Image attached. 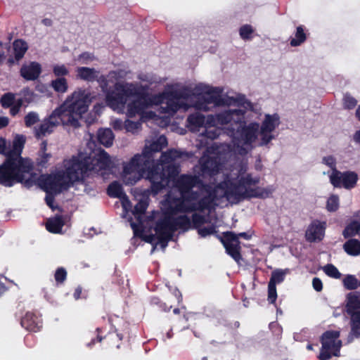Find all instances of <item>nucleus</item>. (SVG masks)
<instances>
[{
	"instance_id": "nucleus-1",
	"label": "nucleus",
	"mask_w": 360,
	"mask_h": 360,
	"mask_svg": "<svg viewBox=\"0 0 360 360\" xmlns=\"http://www.w3.org/2000/svg\"><path fill=\"white\" fill-rule=\"evenodd\" d=\"M112 162L109 154L102 148L86 155L79 153L65 162V170L50 174L41 181V188L46 193L59 194L67 191L75 182L83 180L93 173L109 169Z\"/></svg>"
},
{
	"instance_id": "nucleus-2",
	"label": "nucleus",
	"mask_w": 360,
	"mask_h": 360,
	"mask_svg": "<svg viewBox=\"0 0 360 360\" xmlns=\"http://www.w3.org/2000/svg\"><path fill=\"white\" fill-rule=\"evenodd\" d=\"M91 103V95L86 90L79 89L75 91L35 129L36 138L41 139L51 134L54 128L60 124L78 128L80 127L79 120L88 111Z\"/></svg>"
},
{
	"instance_id": "nucleus-3",
	"label": "nucleus",
	"mask_w": 360,
	"mask_h": 360,
	"mask_svg": "<svg viewBox=\"0 0 360 360\" xmlns=\"http://www.w3.org/2000/svg\"><path fill=\"white\" fill-rule=\"evenodd\" d=\"M259 177H252L251 174L239 176L237 178H229V176L219 183L218 187L224 191L223 197L228 200L238 203L244 200L251 198L266 199L269 198L274 188L272 186L266 188L256 186L259 183Z\"/></svg>"
},
{
	"instance_id": "nucleus-4",
	"label": "nucleus",
	"mask_w": 360,
	"mask_h": 360,
	"mask_svg": "<svg viewBox=\"0 0 360 360\" xmlns=\"http://www.w3.org/2000/svg\"><path fill=\"white\" fill-rule=\"evenodd\" d=\"M244 115L245 111L241 109L227 110L217 115V121L221 125L230 124L228 129L231 134L238 133V141L251 146L257 138L259 125L257 122L246 125Z\"/></svg>"
},
{
	"instance_id": "nucleus-5",
	"label": "nucleus",
	"mask_w": 360,
	"mask_h": 360,
	"mask_svg": "<svg viewBox=\"0 0 360 360\" xmlns=\"http://www.w3.org/2000/svg\"><path fill=\"white\" fill-rule=\"evenodd\" d=\"M167 146V139L165 136H160L156 141L152 142L149 146H146L141 154L135 155L129 162L123 167V173L125 175L135 174L136 178L130 180L128 183L134 184L141 179L146 171L160 163L155 160V153L160 152Z\"/></svg>"
},
{
	"instance_id": "nucleus-6",
	"label": "nucleus",
	"mask_w": 360,
	"mask_h": 360,
	"mask_svg": "<svg viewBox=\"0 0 360 360\" xmlns=\"http://www.w3.org/2000/svg\"><path fill=\"white\" fill-rule=\"evenodd\" d=\"M33 169L31 159L5 158L0 165V184L5 187H12L22 181V173H30Z\"/></svg>"
},
{
	"instance_id": "nucleus-7",
	"label": "nucleus",
	"mask_w": 360,
	"mask_h": 360,
	"mask_svg": "<svg viewBox=\"0 0 360 360\" xmlns=\"http://www.w3.org/2000/svg\"><path fill=\"white\" fill-rule=\"evenodd\" d=\"M179 174L178 167L174 164L164 165L161 162L156 163L152 168L146 171V179L151 184V191L158 194L164 189L170 180Z\"/></svg>"
},
{
	"instance_id": "nucleus-8",
	"label": "nucleus",
	"mask_w": 360,
	"mask_h": 360,
	"mask_svg": "<svg viewBox=\"0 0 360 360\" xmlns=\"http://www.w3.org/2000/svg\"><path fill=\"white\" fill-rule=\"evenodd\" d=\"M138 94L137 89L132 85L127 86L116 83L114 89L106 94V103L114 110L122 109L124 107L128 98L137 96Z\"/></svg>"
},
{
	"instance_id": "nucleus-9",
	"label": "nucleus",
	"mask_w": 360,
	"mask_h": 360,
	"mask_svg": "<svg viewBox=\"0 0 360 360\" xmlns=\"http://www.w3.org/2000/svg\"><path fill=\"white\" fill-rule=\"evenodd\" d=\"M340 333L338 330H327L321 337V348L318 356L319 360H328L333 356H338L342 342L338 339Z\"/></svg>"
},
{
	"instance_id": "nucleus-10",
	"label": "nucleus",
	"mask_w": 360,
	"mask_h": 360,
	"mask_svg": "<svg viewBox=\"0 0 360 360\" xmlns=\"http://www.w3.org/2000/svg\"><path fill=\"white\" fill-rule=\"evenodd\" d=\"M359 176L355 172H340L335 169L330 176V181L335 188H344L347 190L354 188L358 181Z\"/></svg>"
},
{
	"instance_id": "nucleus-11",
	"label": "nucleus",
	"mask_w": 360,
	"mask_h": 360,
	"mask_svg": "<svg viewBox=\"0 0 360 360\" xmlns=\"http://www.w3.org/2000/svg\"><path fill=\"white\" fill-rule=\"evenodd\" d=\"M221 242L226 249V253L230 255L236 262L239 263L242 259L240 254V243L238 240L236 233L227 231L223 233V237L221 238Z\"/></svg>"
},
{
	"instance_id": "nucleus-12",
	"label": "nucleus",
	"mask_w": 360,
	"mask_h": 360,
	"mask_svg": "<svg viewBox=\"0 0 360 360\" xmlns=\"http://www.w3.org/2000/svg\"><path fill=\"white\" fill-rule=\"evenodd\" d=\"M186 198V195H180L179 198H174L171 200H168L165 208V210L167 211V214L174 216L177 213L195 212L193 202L190 203Z\"/></svg>"
},
{
	"instance_id": "nucleus-13",
	"label": "nucleus",
	"mask_w": 360,
	"mask_h": 360,
	"mask_svg": "<svg viewBox=\"0 0 360 360\" xmlns=\"http://www.w3.org/2000/svg\"><path fill=\"white\" fill-rule=\"evenodd\" d=\"M97 333L96 338H93L90 342L87 344L89 347L94 345L96 342H101L103 340H105L107 344L111 347H115L116 348H120L122 341L124 337V333H119L117 329L114 331H110L108 333L107 335L103 337L101 333L102 332V329L101 328H97L96 330Z\"/></svg>"
},
{
	"instance_id": "nucleus-14",
	"label": "nucleus",
	"mask_w": 360,
	"mask_h": 360,
	"mask_svg": "<svg viewBox=\"0 0 360 360\" xmlns=\"http://www.w3.org/2000/svg\"><path fill=\"white\" fill-rule=\"evenodd\" d=\"M199 183H202V180L196 175L181 174L176 180L175 186L180 195H186L194 187L198 186Z\"/></svg>"
},
{
	"instance_id": "nucleus-15",
	"label": "nucleus",
	"mask_w": 360,
	"mask_h": 360,
	"mask_svg": "<svg viewBox=\"0 0 360 360\" xmlns=\"http://www.w3.org/2000/svg\"><path fill=\"white\" fill-rule=\"evenodd\" d=\"M223 89L219 87L210 88L202 96V102L199 103L198 108L203 110H207V105L213 104L219 105L224 103L221 98Z\"/></svg>"
},
{
	"instance_id": "nucleus-16",
	"label": "nucleus",
	"mask_w": 360,
	"mask_h": 360,
	"mask_svg": "<svg viewBox=\"0 0 360 360\" xmlns=\"http://www.w3.org/2000/svg\"><path fill=\"white\" fill-rule=\"evenodd\" d=\"M22 328L30 332H38L43 326L41 316L37 311H27L20 321Z\"/></svg>"
},
{
	"instance_id": "nucleus-17",
	"label": "nucleus",
	"mask_w": 360,
	"mask_h": 360,
	"mask_svg": "<svg viewBox=\"0 0 360 360\" xmlns=\"http://www.w3.org/2000/svg\"><path fill=\"white\" fill-rule=\"evenodd\" d=\"M326 222L314 220L309 225L306 232L305 238L309 243L321 241L324 237Z\"/></svg>"
},
{
	"instance_id": "nucleus-18",
	"label": "nucleus",
	"mask_w": 360,
	"mask_h": 360,
	"mask_svg": "<svg viewBox=\"0 0 360 360\" xmlns=\"http://www.w3.org/2000/svg\"><path fill=\"white\" fill-rule=\"evenodd\" d=\"M154 230L155 233H171V235L174 236L176 228L174 227L173 215L167 214V211L165 210L163 211V216L156 221Z\"/></svg>"
},
{
	"instance_id": "nucleus-19",
	"label": "nucleus",
	"mask_w": 360,
	"mask_h": 360,
	"mask_svg": "<svg viewBox=\"0 0 360 360\" xmlns=\"http://www.w3.org/2000/svg\"><path fill=\"white\" fill-rule=\"evenodd\" d=\"M201 172L203 175L212 176L219 171V160L218 157L207 156L200 160Z\"/></svg>"
},
{
	"instance_id": "nucleus-20",
	"label": "nucleus",
	"mask_w": 360,
	"mask_h": 360,
	"mask_svg": "<svg viewBox=\"0 0 360 360\" xmlns=\"http://www.w3.org/2000/svg\"><path fill=\"white\" fill-rule=\"evenodd\" d=\"M20 75L27 81L37 79L41 72V65L37 62H31L29 65H23L20 70Z\"/></svg>"
},
{
	"instance_id": "nucleus-21",
	"label": "nucleus",
	"mask_w": 360,
	"mask_h": 360,
	"mask_svg": "<svg viewBox=\"0 0 360 360\" xmlns=\"http://www.w3.org/2000/svg\"><path fill=\"white\" fill-rule=\"evenodd\" d=\"M26 142V137L22 134H16L12 143V148L9 150L8 158L17 159H29L28 158H22V153Z\"/></svg>"
},
{
	"instance_id": "nucleus-22",
	"label": "nucleus",
	"mask_w": 360,
	"mask_h": 360,
	"mask_svg": "<svg viewBox=\"0 0 360 360\" xmlns=\"http://www.w3.org/2000/svg\"><path fill=\"white\" fill-rule=\"evenodd\" d=\"M47 141H43L40 144V148L37 152V158L35 159V165L38 168H47L48 163L52 155L47 153Z\"/></svg>"
},
{
	"instance_id": "nucleus-23",
	"label": "nucleus",
	"mask_w": 360,
	"mask_h": 360,
	"mask_svg": "<svg viewBox=\"0 0 360 360\" xmlns=\"http://www.w3.org/2000/svg\"><path fill=\"white\" fill-rule=\"evenodd\" d=\"M147 107L148 103L143 98H139L128 104L127 115L129 117H133L136 115H142Z\"/></svg>"
},
{
	"instance_id": "nucleus-24",
	"label": "nucleus",
	"mask_w": 360,
	"mask_h": 360,
	"mask_svg": "<svg viewBox=\"0 0 360 360\" xmlns=\"http://www.w3.org/2000/svg\"><path fill=\"white\" fill-rule=\"evenodd\" d=\"M280 124V117L278 114H266L263 120L260 130L262 132H272L278 127Z\"/></svg>"
},
{
	"instance_id": "nucleus-25",
	"label": "nucleus",
	"mask_w": 360,
	"mask_h": 360,
	"mask_svg": "<svg viewBox=\"0 0 360 360\" xmlns=\"http://www.w3.org/2000/svg\"><path fill=\"white\" fill-rule=\"evenodd\" d=\"M167 108L169 112H177L181 105L178 102V100L184 97L182 92L179 91H172L167 94Z\"/></svg>"
},
{
	"instance_id": "nucleus-26",
	"label": "nucleus",
	"mask_w": 360,
	"mask_h": 360,
	"mask_svg": "<svg viewBox=\"0 0 360 360\" xmlns=\"http://www.w3.org/2000/svg\"><path fill=\"white\" fill-rule=\"evenodd\" d=\"M98 72L93 68L78 67L76 70V77L86 82H94L97 79Z\"/></svg>"
},
{
	"instance_id": "nucleus-27",
	"label": "nucleus",
	"mask_w": 360,
	"mask_h": 360,
	"mask_svg": "<svg viewBox=\"0 0 360 360\" xmlns=\"http://www.w3.org/2000/svg\"><path fill=\"white\" fill-rule=\"evenodd\" d=\"M215 123L219 124L217 121V117L215 118L213 117H209L207 122L208 125L205 127V130L203 132L204 136L211 140L217 139L221 132L220 128L215 127Z\"/></svg>"
},
{
	"instance_id": "nucleus-28",
	"label": "nucleus",
	"mask_w": 360,
	"mask_h": 360,
	"mask_svg": "<svg viewBox=\"0 0 360 360\" xmlns=\"http://www.w3.org/2000/svg\"><path fill=\"white\" fill-rule=\"evenodd\" d=\"M115 139L112 131L109 129H100L97 132L98 141L105 147H110L112 145Z\"/></svg>"
},
{
	"instance_id": "nucleus-29",
	"label": "nucleus",
	"mask_w": 360,
	"mask_h": 360,
	"mask_svg": "<svg viewBox=\"0 0 360 360\" xmlns=\"http://www.w3.org/2000/svg\"><path fill=\"white\" fill-rule=\"evenodd\" d=\"M217 200V199L210 198V196H203L202 198L199 199L196 202H193L195 208V212H203L206 210L210 211L212 208H214V206L215 205V201Z\"/></svg>"
},
{
	"instance_id": "nucleus-30",
	"label": "nucleus",
	"mask_w": 360,
	"mask_h": 360,
	"mask_svg": "<svg viewBox=\"0 0 360 360\" xmlns=\"http://www.w3.org/2000/svg\"><path fill=\"white\" fill-rule=\"evenodd\" d=\"M65 222L60 215H57L54 218L50 219L46 224L47 231L53 233H59L61 232Z\"/></svg>"
},
{
	"instance_id": "nucleus-31",
	"label": "nucleus",
	"mask_w": 360,
	"mask_h": 360,
	"mask_svg": "<svg viewBox=\"0 0 360 360\" xmlns=\"http://www.w3.org/2000/svg\"><path fill=\"white\" fill-rule=\"evenodd\" d=\"M344 250L351 256L360 255V241L357 239L351 238L347 240L343 245Z\"/></svg>"
},
{
	"instance_id": "nucleus-32",
	"label": "nucleus",
	"mask_w": 360,
	"mask_h": 360,
	"mask_svg": "<svg viewBox=\"0 0 360 360\" xmlns=\"http://www.w3.org/2000/svg\"><path fill=\"white\" fill-rule=\"evenodd\" d=\"M307 40V33L303 25H299L296 27L295 37L290 41V44L292 47L302 45Z\"/></svg>"
},
{
	"instance_id": "nucleus-33",
	"label": "nucleus",
	"mask_w": 360,
	"mask_h": 360,
	"mask_svg": "<svg viewBox=\"0 0 360 360\" xmlns=\"http://www.w3.org/2000/svg\"><path fill=\"white\" fill-rule=\"evenodd\" d=\"M205 116L199 112L191 114L187 118L188 125L192 130H196L202 127L205 124Z\"/></svg>"
},
{
	"instance_id": "nucleus-34",
	"label": "nucleus",
	"mask_w": 360,
	"mask_h": 360,
	"mask_svg": "<svg viewBox=\"0 0 360 360\" xmlns=\"http://www.w3.org/2000/svg\"><path fill=\"white\" fill-rule=\"evenodd\" d=\"M347 312L360 309V295L357 292H349L347 295Z\"/></svg>"
},
{
	"instance_id": "nucleus-35",
	"label": "nucleus",
	"mask_w": 360,
	"mask_h": 360,
	"mask_svg": "<svg viewBox=\"0 0 360 360\" xmlns=\"http://www.w3.org/2000/svg\"><path fill=\"white\" fill-rule=\"evenodd\" d=\"M107 194L111 198H121L124 197L127 198L122 185L117 181L109 184L107 188Z\"/></svg>"
},
{
	"instance_id": "nucleus-36",
	"label": "nucleus",
	"mask_w": 360,
	"mask_h": 360,
	"mask_svg": "<svg viewBox=\"0 0 360 360\" xmlns=\"http://www.w3.org/2000/svg\"><path fill=\"white\" fill-rule=\"evenodd\" d=\"M173 221L174 227L178 229L182 230L183 231H187L191 228V221L190 218L186 215H180L174 217L173 216Z\"/></svg>"
},
{
	"instance_id": "nucleus-37",
	"label": "nucleus",
	"mask_w": 360,
	"mask_h": 360,
	"mask_svg": "<svg viewBox=\"0 0 360 360\" xmlns=\"http://www.w3.org/2000/svg\"><path fill=\"white\" fill-rule=\"evenodd\" d=\"M50 86L56 93L63 94L68 90V82L66 78H56L51 80Z\"/></svg>"
},
{
	"instance_id": "nucleus-38",
	"label": "nucleus",
	"mask_w": 360,
	"mask_h": 360,
	"mask_svg": "<svg viewBox=\"0 0 360 360\" xmlns=\"http://www.w3.org/2000/svg\"><path fill=\"white\" fill-rule=\"evenodd\" d=\"M27 50V45L24 41L18 39L13 42V53L16 60L22 59Z\"/></svg>"
},
{
	"instance_id": "nucleus-39",
	"label": "nucleus",
	"mask_w": 360,
	"mask_h": 360,
	"mask_svg": "<svg viewBox=\"0 0 360 360\" xmlns=\"http://www.w3.org/2000/svg\"><path fill=\"white\" fill-rule=\"evenodd\" d=\"M219 184H217L214 187L211 186L209 184H205L202 181V183H199L198 184V187L200 188V191L205 192L207 195L206 196H210V198H213L215 199H218L217 198V190H221L223 192L224 191L218 187Z\"/></svg>"
},
{
	"instance_id": "nucleus-40",
	"label": "nucleus",
	"mask_w": 360,
	"mask_h": 360,
	"mask_svg": "<svg viewBox=\"0 0 360 360\" xmlns=\"http://www.w3.org/2000/svg\"><path fill=\"white\" fill-rule=\"evenodd\" d=\"M360 231V223L358 221H352L345 228L342 235L345 238L355 236Z\"/></svg>"
},
{
	"instance_id": "nucleus-41",
	"label": "nucleus",
	"mask_w": 360,
	"mask_h": 360,
	"mask_svg": "<svg viewBox=\"0 0 360 360\" xmlns=\"http://www.w3.org/2000/svg\"><path fill=\"white\" fill-rule=\"evenodd\" d=\"M289 272V269L274 270L271 273L269 283L276 285V284L282 283L285 279V275Z\"/></svg>"
},
{
	"instance_id": "nucleus-42",
	"label": "nucleus",
	"mask_w": 360,
	"mask_h": 360,
	"mask_svg": "<svg viewBox=\"0 0 360 360\" xmlns=\"http://www.w3.org/2000/svg\"><path fill=\"white\" fill-rule=\"evenodd\" d=\"M52 72L56 78H65L70 73L65 64H56L52 67Z\"/></svg>"
},
{
	"instance_id": "nucleus-43",
	"label": "nucleus",
	"mask_w": 360,
	"mask_h": 360,
	"mask_svg": "<svg viewBox=\"0 0 360 360\" xmlns=\"http://www.w3.org/2000/svg\"><path fill=\"white\" fill-rule=\"evenodd\" d=\"M68 277V272L64 267H58L56 269L54 274V279L56 285H62L64 284Z\"/></svg>"
},
{
	"instance_id": "nucleus-44",
	"label": "nucleus",
	"mask_w": 360,
	"mask_h": 360,
	"mask_svg": "<svg viewBox=\"0 0 360 360\" xmlns=\"http://www.w3.org/2000/svg\"><path fill=\"white\" fill-rule=\"evenodd\" d=\"M342 282H343L344 287L347 290H356L359 285V283L358 282L357 278L354 275H347L344 278Z\"/></svg>"
},
{
	"instance_id": "nucleus-45",
	"label": "nucleus",
	"mask_w": 360,
	"mask_h": 360,
	"mask_svg": "<svg viewBox=\"0 0 360 360\" xmlns=\"http://www.w3.org/2000/svg\"><path fill=\"white\" fill-rule=\"evenodd\" d=\"M342 103L345 109L352 110L357 105V100L350 94L346 93L343 96Z\"/></svg>"
},
{
	"instance_id": "nucleus-46",
	"label": "nucleus",
	"mask_w": 360,
	"mask_h": 360,
	"mask_svg": "<svg viewBox=\"0 0 360 360\" xmlns=\"http://www.w3.org/2000/svg\"><path fill=\"white\" fill-rule=\"evenodd\" d=\"M148 206V204L146 201H139L134 207V210L132 211L133 214L136 218H140L141 215H143L146 212Z\"/></svg>"
},
{
	"instance_id": "nucleus-47",
	"label": "nucleus",
	"mask_w": 360,
	"mask_h": 360,
	"mask_svg": "<svg viewBox=\"0 0 360 360\" xmlns=\"http://www.w3.org/2000/svg\"><path fill=\"white\" fill-rule=\"evenodd\" d=\"M254 32V29L250 25H244L240 27L239 30V34L240 37L244 40L251 39L252 38V33Z\"/></svg>"
},
{
	"instance_id": "nucleus-48",
	"label": "nucleus",
	"mask_w": 360,
	"mask_h": 360,
	"mask_svg": "<svg viewBox=\"0 0 360 360\" xmlns=\"http://www.w3.org/2000/svg\"><path fill=\"white\" fill-rule=\"evenodd\" d=\"M0 102L3 108H10L15 103V95L12 93H6L1 96Z\"/></svg>"
},
{
	"instance_id": "nucleus-49",
	"label": "nucleus",
	"mask_w": 360,
	"mask_h": 360,
	"mask_svg": "<svg viewBox=\"0 0 360 360\" xmlns=\"http://www.w3.org/2000/svg\"><path fill=\"white\" fill-rule=\"evenodd\" d=\"M325 274L333 278H340L341 274L338 269L332 264H328L323 267Z\"/></svg>"
},
{
	"instance_id": "nucleus-50",
	"label": "nucleus",
	"mask_w": 360,
	"mask_h": 360,
	"mask_svg": "<svg viewBox=\"0 0 360 360\" xmlns=\"http://www.w3.org/2000/svg\"><path fill=\"white\" fill-rule=\"evenodd\" d=\"M339 207V198L338 195H330L326 203V209L329 212H335Z\"/></svg>"
},
{
	"instance_id": "nucleus-51",
	"label": "nucleus",
	"mask_w": 360,
	"mask_h": 360,
	"mask_svg": "<svg viewBox=\"0 0 360 360\" xmlns=\"http://www.w3.org/2000/svg\"><path fill=\"white\" fill-rule=\"evenodd\" d=\"M173 313L174 314H182V316H180L178 319V322L181 323H187L189 320L190 312L186 311V308L183 307L181 309L175 308L173 310Z\"/></svg>"
},
{
	"instance_id": "nucleus-52",
	"label": "nucleus",
	"mask_w": 360,
	"mask_h": 360,
	"mask_svg": "<svg viewBox=\"0 0 360 360\" xmlns=\"http://www.w3.org/2000/svg\"><path fill=\"white\" fill-rule=\"evenodd\" d=\"M150 304L152 305H155L159 307V309L165 312H168L172 309V305H167L165 302L162 301L159 297H153L150 299Z\"/></svg>"
},
{
	"instance_id": "nucleus-53",
	"label": "nucleus",
	"mask_w": 360,
	"mask_h": 360,
	"mask_svg": "<svg viewBox=\"0 0 360 360\" xmlns=\"http://www.w3.org/2000/svg\"><path fill=\"white\" fill-rule=\"evenodd\" d=\"M191 227L194 229H200V227L205 222V218L203 215L198 213L192 214Z\"/></svg>"
},
{
	"instance_id": "nucleus-54",
	"label": "nucleus",
	"mask_w": 360,
	"mask_h": 360,
	"mask_svg": "<svg viewBox=\"0 0 360 360\" xmlns=\"http://www.w3.org/2000/svg\"><path fill=\"white\" fill-rule=\"evenodd\" d=\"M176 153V150H173L162 153L160 161L162 162H171L177 157Z\"/></svg>"
},
{
	"instance_id": "nucleus-55",
	"label": "nucleus",
	"mask_w": 360,
	"mask_h": 360,
	"mask_svg": "<svg viewBox=\"0 0 360 360\" xmlns=\"http://www.w3.org/2000/svg\"><path fill=\"white\" fill-rule=\"evenodd\" d=\"M39 121V116L34 112H30L25 117V124L26 127H31Z\"/></svg>"
},
{
	"instance_id": "nucleus-56",
	"label": "nucleus",
	"mask_w": 360,
	"mask_h": 360,
	"mask_svg": "<svg viewBox=\"0 0 360 360\" xmlns=\"http://www.w3.org/2000/svg\"><path fill=\"white\" fill-rule=\"evenodd\" d=\"M156 235H157L158 243L160 244V245L162 248L167 247L168 242L170 241L173 238V236L171 235V233L165 234L163 233H156Z\"/></svg>"
},
{
	"instance_id": "nucleus-57",
	"label": "nucleus",
	"mask_w": 360,
	"mask_h": 360,
	"mask_svg": "<svg viewBox=\"0 0 360 360\" xmlns=\"http://www.w3.org/2000/svg\"><path fill=\"white\" fill-rule=\"evenodd\" d=\"M277 299L276 285L268 284V301L271 304H274Z\"/></svg>"
},
{
	"instance_id": "nucleus-58",
	"label": "nucleus",
	"mask_w": 360,
	"mask_h": 360,
	"mask_svg": "<svg viewBox=\"0 0 360 360\" xmlns=\"http://www.w3.org/2000/svg\"><path fill=\"white\" fill-rule=\"evenodd\" d=\"M141 127L139 122H134L130 120H127L124 122V129L127 131L134 132Z\"/></svg>"
},
{
	"instance_id": "nucleus-59",
	"label": "nucleus",
	"mask_w": 360,
	"mask_h": 360,
	"mask_svg": "<svg viewBox=\"0 0 360 360\" xmlns=\"http://www.w3.org/2000/svg\"><path fill=\"white\" fill-rule=\"evenodd\" d=\"M198 234L202 237H206L216 232L215 226L213 225L200 228L198 230Z\"/></svg>"
},
{
	"instance_id": "nucleus-60",
	"label": "nucleus",
	"mask_w": 360,
	"mask_h": 360,
	"mask_svg": "<svg viewBox=\"0 0 360 360\" xmlns=\"http://www.w3.org/2000/svg\"><path fill=\"white\" fill-rule=\"evenodd\" d=\"M11 148L7 146V142L6 139L1 137L0 138V155H3L5 156V158H8L9 150Z\"/></svg>"
},
{
	"instance_id": "nucleus-61",
	"label": "nucleus",
	"mask_w": 360,
	"mask_h": 360,
	"mask_svg": "<svg viewBox=\"0 0 360 360\" xmlns=\"http://www.w3.org/2000/svg\"><path fill=\"white\" fill-rule=\"evenodd\" d=\"M271 132H262V130L259 131V134L261 135V146H266L271 140L274 139V136L271 134Z\"/></svg>"
},
{
	"instance_id": "nucleus-62",
	"label": "nucleus",
	"mask_w": 360,
	"mask_h": 360,
	"mask_svg": "<svg viewBox=\"0 0 360 360\" xmlns=\"http://www.w3.org/2000/svg\"><path fill=\"white\" fill-rule=\"evenodd\" d=\"M322 162L333 169V172L335 168L336 160L333 155H328L323 158Z\"/></svg>"
},
{
	"instance_id": "nucleus-63",
	"label": "nucleus",
	"mask_w": 360,
	"mask_h": 360,
	"mask_svg": "<svg viewBox=\"0 0 360 360\" xmlns=\"http://www.w3.org/2000/svg\"><path fill=\"white\" fill-rule=\"evenodd\" d=\"M186 200H188L190 203L195 202L199 200L200 193L198 191H193V189L186 194Z\"/></svg>"
},
{
	"instance_id": "nucleus-64",
	"label": "nucleus",
	"mask_w": 360,
	"mask_h": 360,
	"mask_svg": "<svg viewBox=\"0 0 360 360\" xmlns=\"http://www.w3.org/2000/svg\"><path fill=\"white\" fill-rule=\"evenodd\" d=\"M56 194H53V193H46L45 202L46 205L51 208L54 209L53 202L55 200V195Z\"/></svg>"
}]
</instances>
